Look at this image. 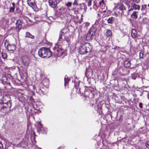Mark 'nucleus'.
<instances>
[{"label": "nucleus", "mask_w": 149, "mask_h": 149, "mask_svg": "<svg viewBox=\"0 0 149 149\" xmlns=\"http://www.w3.org/2000/svg\"><path fill=\"white\" fill-rule=\"evenodd\" d=\"M38 54L41 57L49 58L52 56V53L49 48L43 47L39 49Z\"/></svg>", "instance_id": "1"}, {"label": "nucleus", "mask_w": 149, "mask_h": 149, "mask_svg": "<svg viewBox=\"0 0 149 149\" xmlns=\"http://www.w3.org/2000/svg\"><path fill=\"white\" fill-rule=\"evenodd\" d=\"M92 49V46L90 44L86 42L80 46L79 49V52L81 54H84L91 52Z\"/></svg>", "instance_id": "2"}, {"label": "nucleus", "mask_w": 149, "mask_h": 149, "mask_svg": "<svg viewBox=\"0 0 149 149\" xmlns=\"http://www.w3.org/2000/svg\"><path fill=\"white\" fill-rule=\"evenodd\" d=\"M11 106V103L7 104L1 103L0 105V111L1 112L5 113H8L10 111Z\"/></svg>", "instance_id": "3"}, {"label": "nucleus", "mask_w": 149, "mask_h": 149, "mask_svg": "<svg viewBox=\"0 0 149 149\" xmlns=\"http://www.w3.org/2000/svg\"><path fill=\"white\" fill-rule=\"evenodd\" d=\"M68 30L67 28H65L63 29L61 31L60 33V37H59V39L61 40V39H63V36H64L65 38V39L66 41L69 42L70 39L69 38H67L66 36L68 34Z\"/></svg>", "instance_id": "4"}, {"label": "nucleus", "mask_w": 149, "mask_h": 149, "mask_svg": "<svg viewBox=\"0 0 149 149\" xmlns=\"http://www.w3.org/2000/svg\"><path fill=\"white\" fill-rule=\"evenodd\" d=\"M96 31L95 29L94 28H91L89 31L86 36V39L87 41H89L91 40L95 34Z\"/></svg>", "instance_id": "5"}, {"label": "nucleus", "mask_w": 149, "mask_h": 149, "mask_svg": "<svg viewBox=\"0 0 149 149\" xmlns=\"http://www.w3.org/2000/svg\"><path fill=\"white\" fill-rule=\"evenodd\" d=\"M27 1L28 5L32 8L34 11H38V10L36 5L35 0H27Z\"/></svg>", "instance_id": "6"}, {"label": "nucleus", "mask_w": 149, "mask_h": 149, "mask_svg": "<svg viewBox=\"0 0 149 149\" xmlns=\"http://www.w3.org/2000/svg\"><path fill=\"white\" fill-rule=\"evenodd\" d=\"M22 59L23 65L27 68L30 63L29 58L27 56H22Z\"/></svg>", "instance_id": "7"}, {"label": "nucleus", "mask_w": 149, "mask_h": 149, "mask_svg": "<svg viewBox=\"0 0 149 149\" xmlns=\"http://www.w3.org/2000/svg\"><path fill=\"white\" fill-rule=\"evenodd\" d=\"M56 50L57 52V55L58 56L62 55L63 54L64 52V50L62 49V46L61 45H57L55 46Z\"/></svg>", "instance_id": "8"}, {"label": "nucleus", "mask_w": 149, "mask_h": 149, "mask_svg": "<svg viewBox=\"0 0 149 149\" xmlns=\"http://www.w3.org/2000/svg\"><path fill=\"white\" fill-rule=\"evenodd\" d=\"M2 102L1 103H6L8 104L11 103L10 102L11 99L9 96L5 95L3 96L1 99Z\"/></svg>", "instance_id": "9"}, {"label": "nucleus", "mask_w": 149, "mask_h": 149, "mask_svg": "<svg viewBox=\"0 0 149 149\" xmlns=\"http://www.w3.org/2000/svg\"><path fill=\"white\" fill-rule=\"evenodd\" d=\"M36 125H37V130L39 131V132H40L42 133H46V130H45V131L42 132V131H44L45 129L42 127V126L40 122H37Z\"/></svg>", "instance_id": "10"}, {"label": "nucleus", "mask_w": 149, "mask_h": 149, "mask_svg": "<svg viewBox=\"0 0 149 149\" xmlns=\"http://www.w3.org/2000/svg\"><path fill=\"white\" fill-rule=\"evenodd\" d=\"M16 48L15 45L14 44H8L7 47V49L9 51H13Z\"/></svg>", "instance_id": "11"}, {"label": "nucleus", "mask_w": 149, "mask_h": 149, "mask_svg": "<svg viewBox=\"0 0 149 149\" xmlns=\"http://www.w3.org/2000/svg\"><path fill=\"white\" fill-rule=\"evenodd\" d=\"M49 6L53 8H55L57 4L56 0H49Z\"/></svg>", "instance_id": "12"}, {"label": "nucleus", "mask_w": 149, "mask_h": 149, "mask_svg": "<svg viewBox=\"0 0 149 149\" xmlns=\"http://www.w3.org/2000/svg\"><path fill=\"white\" fill-rule=\"evenodd\" d=\"M45 89L43 88H39L38 90H37L36 92L40 95H42L45 94Z\"/></svg>", "instance_id": "13"}, {"label": "nucleus", "mask_w": 149, "mask_h": 149, "mask_svg": "<svg viewBox=\"0 0 149 149\" xmlns=\"http://www.w3.org/2000/svg\"><path fill=\"white\" fill-rule=\"evenodd\" d=\"M49 83V80L46 78L44 79L42 81V83L43 85L46 88L48 87Z\"/></svg>", "instance_id": "14"}, {"label": "nucleus", "mask_w": 149, "mask_h": 149, "mask_svg": "<svg viewBox=\"0 0 149 149\" xmlns=\"http://www.w3.org/2000/svg\"><path fill=\"white\" fill-rule=\"evenodd\" d=\"M131 36L133 38H135L137 36V32L135 29H132L131 31Z\"/></svg>", "instance_id": "15"}, {"label": "nucleus", "mask_w": 149, "mask_h": 149, "mask_svg": "<svg viewBox=\"0 0 149 149\" xmlns=\"http://www.w3.org/2000/svg\"><path fill=\"white\" fill-rule=\"evenodd\" d=\"M132 7L135 10H139L140 8V6L139 5L135 3H132Z\"/></svg>", "instance_id": "16"}, {"label": "nucleus", "mask_w": 149, "mask_h": 149, "mask_svg": "<svg viewBox=\"0 0 149 149\" xmlns=\"http://www.w3.org/2000/svg\"><path fill=\"white\" fill-rule=\"evenodd\" d=\"M138 12L137 11H135L131 15V17L132 18L136 19L138 17Z\"/></svg>", "instance_id": "17"}, {"label": "nucleus", "mask_w": 149, "mask_h": 149, "mask_svg": "<svg viewBox=\"0 0 149 149\" xmlns=\"http://www.w3.org/2000/svg\"><path fill=\"white\" fill-rule=\"evenodd\" d=\"M105 35L107 37H111L112 35L111 31L109 29H107Z\"/></svg>", "instance_id": "18"}, {"label": "nucleus", "mask_w": 149, "mask_h": 149, "mask_svg": "<svg viewBox=\"0 0 149 149\" xmlns=\"http://www.w3.org/2000/svg\"><path fill=\"white\" fill-rule=\"evenodd\" d=\"M114 20V18L113 17H111L107 20L108 24H112Z\"/></svg>", "instance_id": "19"}, {"label": "nucleus", "mask_w": 149, "mask_h": 149, "mask_svg": "<svg viewBox=\"0 0 149 149\" xmlns=\"http://www.w3.org/2000/svg\"><path fill=\"white\" fill-rule=\"evenodd\" d=\"M131 65L130 62V61L127 60L125 61L124 63V65L126 68L129 67Z\"/></svg>", "instance_id": "20"}, {"label": "nucleus", "mask_w": 149, "mask_h": 149, "mask_svg": "<svg viewBox=\"0 0 149 149\" xmlns=\"http://www.w3.org/2000/svg\"><path fill=\"white\" fill-rule=\"evenodd\" d=\"M25 37L26 38H29L32 39H33L34 38V36L32 35L28 32H26L25 35Z\"/></svg>", "instance_id": "21"}, {"label": "nucleus", "mask_w": 149, "mask_h": 149, "mask_svg": "<svg viewBox=\"0 0 149 149\" xmlns=\"http://www.w3.org/2000/svg\"><path fill=\"white\" fill-rule=\"evenodd\" d=\"M2 21L3 22V25H5L8 22V20L7 19H6L4 18H3L2 19Z\"/></svg>", "instance_id": "22"}, {"label": "nucleus", "mask_w": 149, "mask_h": 149, "mask_svg": "<svg viewBox=\"0 0 149 149\" xmlns=\"http://www.w3.org/2000/svg\"><path fill=\"white\" fill-rule=\"evenodd\" d=\"M119 9L122 11H123L125 9V6L123 4H120L119 6Z\"/></svg>", "instance_id": "23"}, {"label": "nucleus", "mask_w": 149, "mask_h": 149, "mask_svg": "<svg viewBox=\"0 0 149 149\" xmlns=\"http://www.w3.org/2000/svg\"><path fill=\"white\" fill-rule=\"evenodd\" d=\"M65 81V86L68 84V82L69 81V79L68 78V76H65L64 78Z\"/></svg>", "instance_id": "24"}, {"label": "nucleus", "mask_w": 149, "mask_h": 149, "mask_svg": "<svg viewBox=\"0 0 149 149\" xmlns=\"http://www.w3.org/2000/svg\"><path fill=\"white\" fill-rule=\"evenodd\" d=\"M1 56L2 57L4 58L5 59L7 58V54L6 53L4 52H2L1 53Z\"/></svg>", "instance_id": "25"}, {"label": "nucleus", "mask_w": 149, "mask_h": 149, "mask_svg": "<svg viewBox=\"0 0 149 149\" xmlns=\"http://www.w3.org/2000/svg\"><path fill=\"white\" fill-rule=\"evenodd\" d=\"M104 0H102L101 1H100L99 2V5L101 6H103L104 5Z\"/></svg>", "instance_id": "26"}, {"label": "nucleus", "mask_w": 149, "mask_h": 149, "mask_svg": "<svg viewBox=\"0 0 149 149\" xmlns=\"http://www.w3.org/2000/svg\"><path fill=\"white\" fill-rule=\"evenodd\" d=\"M15 7H11L10 8L9 11L10 12H13L15 9Z\"/></svg>", "instance_id": "27"}, {"label": "nucleus", "mask_w": 149, "mask_h": 149, "mask_svg": "<svg viewBox=\"0 0 149 149\" xmlns=\"http://www.w3.org/2000/svg\"><path fill=\"white\" fill-rule=\"evenodd\" d=\"M72 3L71 2H68L65 4V5L68 7H70L72 6Z\"/></svg>", "instance_id": "28"}, {"label": "nucleus", "mask_w": 149, "mask_h": 149, "mask_svg": "<svg viewBox=\"0 0 149 149\" xmlns=\"http://www.w3.org/2000/svg\"><path fill=\"white\" fill-rule=\"evenodd\" d=\"M93 8L95 10L97 9L98 8V6L96 5V3H95V2H94V4L93 7Z\"/></svg>", "instance_id": "29"}, {"label": "nucleus", "mask_w": 149, "mask_h": 149, "mask_svg": "<svg viewBox=\"0 0 149 149\" xmlns=\"http://www.w3.org/2000/svg\"><path fill=\"white\" fill-rule=\"evenodd\" d=\"M3 78H4V79H3L2 80L3 82L6 83L7 82V78L6 77H4Z\"/></svg>", "instance_id": "30"}, {"label": "nucleus", "mask_w": 149, "mask_h": 149, "mask_svg": "<svg viewBox=\"0 0 149 149\" xmlns=\"http://www.w3.org/2000/svg\"><path fill=\"white\" fill-rule=\"evenodd\" d=\"M147 7L146 5H143L141 6V10H142L143 9H145Z\"/></svg>", "instance_id": "31"}, {"label": "nucleus", "mask_w": 149, "mask_h": 149, "mask_svg": "<svg viewBox=\"0 0 149 149\" xmlns=\"http://www.w3.org/2000/svg\"><path fill=\"white\" fill-rule=\"evenodd\" d=\"M78 1V0H74V2L73 3V6H75L76 5H77V3Z\"/></svg>", "instance_id": "32"}, {"label": "nucleus", "mask_w": 149, "mask_h": 149, "mask_svg": "<svg viewBox=\"0 0 149 149\" xmlns=\"http://www.w3.org/2000/svg\"><path fill=\"white\" fill-rule=\"evenodd\" d=\"M20 21H17V23H16V26L18 28L19 27H20L21 26V25L20 24H18V23L19 22H20Z\"/></svg>", "instance_id": "33"}, {"label": "nucleus", "mask_w": 149, "mask_h": 149, "mask_svg": "<svg viewBox=\"0 0 149 149\" xmlns=\"http://www.w3.org/2000/svg\"><path fill=\"white\" fill-rule=\"evenodd\" d=\"M132 79H135L136 76V75H135L134 74H132Z\"/></svg>", "instance_id": "34"}, {"label": "nucleus", "mask_w": 149, "mask_h": 149, "mask_svg": "<svg viewBox=\"0 0 149 149\" xmlns=\"http://www.w3.org/2000/svg\"><path fill=\"white\" fill-rule=\"evenodd\" d=\"M88 1V6H90L91 5V3L92 1Z\"/></svg>", "instance_id": "35"}, {"label": "nucleus", "mask_w": 149, "mask_h": 149, "mask_svg": "<svg viewBox=\"0 0 149 149\" xmlns=\"http://www.w3.org/2000/svg\"><path fill=\"white\" fill-rule=\"evenodd\" d=\"M146 145L147 147L149 148V141H147L146 142Z\"/></svg>", "instance_id": "36"}, {"label": "nucleus", "mask_w": 149, "mask_h": 149, "mask_svg": "<svg viewBox=\"0 0 149 149\" xmlns=\"http://www.w3.org/2000/svg\"><path fill=\"white\" fill-rule=\"evenodd\" d=\"M132 10H133V8H131L130 9H129L128 10V11L127 15H129L130 14V12L131 11H132Z\"/></svg>", "instance_id": "37"}, {"label": "nucleus", "mask_w": 149, "mask_h": 149, "mask_svg": "<svg viewBox=\"0 0 149 149\" xmlns=\"http://www.w3.org/2000/svg\"><path fill=\"white\" fill-rule=\"evenodd\" d=\"M139 107L141 108H142V103L141 102H140L139 104Z\"/></svg>", "instance_id": "38"}, {"label": "nucleus", "mask_w": 149, "mask_h": 149, "mask_svg": "<svg viewBox=\"0 0 149 149\" xmlns=\"http://www.w3.org/2000/svg\"><path fill=\"white\" fill-rule=\"evenodd\" d=\"M12 7H15V3L14 2H13L12 3Z\"/></svg>", "instance_id": "39"}, {"label": "nucleus", "mask_w": 149, "mask_h": 149, "mask_svg": "<svg viewBox=\"0 0 149 149\" xmlns=\"http://www.w3.org/2000/svg\"><path fill=\"white\" fill-rule=\"evenodd\" d=\"M132 1L133 2H134V1L136 2V3H139V2L136 1V0H132Z\"/></svg>", "instance_id": "40"}, {"label": "nucleus", "mask_w": 149, "mask_h": 149, "mask_svg": "<svg viewBox=\"0 0 149 149\" xmlns=\"http://www.w3.org/2000/svg\"><path fill=\"white\" fill-rule=\"evenodd\" d=\"M2 146V145L1 143H0V149L1 148Z\"/></svg>", "instance_id": "41"}, {"label": "nucleus", "mask_w": 149, "mask_h": 149, "mask_svg": "<svg viewBox=\"0 0 149 149\" xmlns=\"http://www.w3.org/2000/svg\"><path fill=\"white\" fill-rule=\"evenodd\" d=\"M92 0H86V1H92Z\"/></svg>", "instance_id": "42"}, {"label": "nucleus", "mask_w": 149, "mask_h": 149, "mask_svg": "<svg viewBox=\"0 0 149 149\" xmlns=\"http://www.w3.org/2000/svg\"><path fill=\"white\" fill-rule=\"evenodd\" d=\"M32 93H33V94L34 95V93L33 91H32Z\"/></svg>", "instance_id": "43"}, {"label": "nucleus", "mask_w": 149, "mask_h": 149, "mask_svg": "<svg viewBox=\"0 0 149 149\" xmlns=\"http://www.w3.org/2000/svg\"><path fill=\"white\" fill-rule=\"evenodd\" d=\"M120 1H123V0H120Z\"/></svg>", "instance_id": "44"}]
</instances>
